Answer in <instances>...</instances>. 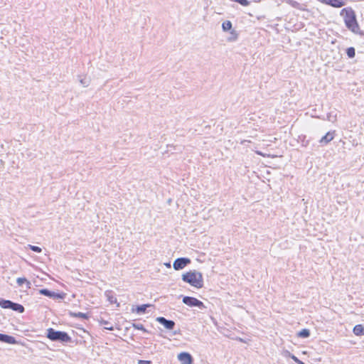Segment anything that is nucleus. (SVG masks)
<instances>
[{"label":"nucleus","mask_w":364,"mask_h":364,"mask_svg":"<svg viewBox=\"0 0 364 364\" xmlns=\"http://www.w3.org/2000/svg\"><path fill=\"white\" fill-rule=\"evenodd\" d=\"M340 16L343 18L346 28L355 33L360 32V26L356 18L355 11L351 7H346L341 10Z\"/></svg>","instance_id":"nucleus-1"},{"label":"nucleus","mask_w":364,"mask_h":364,"mask_svg":"<svg viewBox=\"0 0 364 364\" xmlns=\"http://www.w3.org/2000/svg\"><path fill=\"white\" fill-rule=\"evenodd\" d=\"M138 364H151V361H150V360H139L138 361Z\"/></svg>","instance_id":"nucleus-25"},{"label":"nucleus","mask_w":364,"mask_h":364,"mask_svg":"<svg viewBox=\"0 0 364 364\" xmlns=\"http://www.w3.org/2000/svg\"><path fill=\"white\" fill-rule=\"evenodd\" d=\"M71 316L73 317L80 318H83V319L89 318V316L87 314L82 313V312L73 313V314H71Z\"/></svg>","instance_id":"nucleus-15"},{"label":"nucleus","mask_w":364,"mask_h":364,"mask_svg":"<svg viewBox=\"0 0 364 364\" xmlns=\"http://www.w3.org/2000/svg\"><path fill=\"white\" fill-rule=\"evenodd\" d=\"M28 247L31 250H33V252H41L42 251L41 248L38 247V246H34V245H29Z\"/></svg>","instance_id":"nucleus-22"},{"label":"nucleus","mask_w":364,"mask_h":364,"mask_svg":"<svg viewBox=\"0 0 364 364\" xmlns=\"http://www.w3.org/2000/svg\"><path fill=\"white\" fill-rule=\"evenodd\" d=\"M39 293L42 295H44V296H48V297H53L55 296V294L50 291L49 290L46 289H42L39 291Z\"/></svg>","instance_id":"nucleus-17"},{"label":"nucleus","mask_w":364,"mask_h":364,"mask_svg":"<svg viewBox=\"0 0 364 364\" xmlns=\"http://www.w3.org/2000/svg\"><path fill=\"white\" fill-rule=\"evenodd\" d=\"M157 321L164 326V327L167 329L171 330L175 326V323L173 321L166 320L164 317L157 318Z\"/></svg>","instance_id":"nucleus-9"},{"label":"nucleus","mask_w":364,"mask_h":364,"mask_svg":"<svg viewBox=\"0 0 364 364\" xmlns=\"http://www.w3.org/2000/svg\"><path fill=\"white\" fill-rule=\"evenodd\" d=\"M149 306V305H148V304H143V305L139 306H137L136 311L139 313H144L146 310V308Z\"/></svg>","instance_id":"nucleus-21"},{"label":"nucleus","mask_w":364,"mask_h":364,"mask_svg":"<svg viewBox=\"0 0 364 364\" xmlns=\"http://www.w3.org/2000/svg\"><path fill=\"white\" fill-rule=\"evenodd\" d=\"M183 302L189 306L204 307L203 303L195 297L185 296L183 299Z\"/></svg>","instance_id":"nucleus-4"},{"label":"nucleus","mask_w":364,"mask_h":364,"mask_svg":"<svg viewBox=\"0 0 364 364\" xmlns=\"http://www.w3.org/2000/svg\"><path fill=\"white\" fill-rule=\"evenodd\" d=\"M230 1H233V2H237L243 6H247L250 4V2L248 0H230Z\"/></svg>","instance_id":"nucleus-20"},{"label":"nucleus","mask_w":364,"mask_h":364,"mask_svg":"<svg viewBox=\"0 0 364 364\" xmlns=\"http://www.w3.org/2000/svg\"><path fill=\"white\" fill-rule=\"evenodd\" d=\"M353 332L355 336H363L364 335V326L361 324H358L354 326Z\"/></svg>","instance_id":"nucleus-11"},{"label":"nucleus","mask_w":364,"mask_h":364,"mask_svg":"<svg viewBox=\"0 0 364 364\" xmlns=\"http://www.w3.org/2000/svg\"><path fill=\"white\" fill-rule=\"evenodd\" d=\"M191 262V260L188 258H178L173 262V268L176 270L183 269L188 264Z\"/></svg>","instance_id":"nucleus-6"},{"label":"nucleus","mask_w":364,"mask_h":364,"mask_svg":"<svg viewBox=\"0 0 364 364\" xmlns=\"http://www.w3.org/2000/svg\"><path fill=\"white\" fill-rule=\"evenodd\" d=\"M321 3L333 8H341L346 4V0H318Z\"/></svg>","instance_id":"nucleus-5"},{"label":"nucleus","mask_w":364,"mask_h":364,"mask_svg":"<svg viewBox=\"0 0 364 364\" xmlns=\"http://www.w3.org/2000/svg\"><path fill=\"white\" fill-rule=\"evenodd\" d=\"M335 131L328 132L319 141L321 144H327L331 141L335 137Z\"/></svg>","instance_id":"nucleus-8"},{"label":"nucleus","mask_w":364,"mask_h":364,"mask_svg":"<svg viewBox=\"0 0 364 364\" xmlns=\"http://www.w3.org/2000/svg\"><path fill=\"white\" fill-rule=\"evenodd\" d=\"M235 33V31H231V33Z\"/></svg>","instance_id":"nucleus-28"},{"label":"nucleus","mask_w":364,"mask_h":364,"mask_svg":"<svg viewBox=\"0 0 364 364\" xmlns=\"http://www.w3.org/2000/svg\"><path fill=\"white\" fill-rule=\"evenodd\" d=\"M16 281H17V283L18 284V285L21 286L25 282H27V279L26 278H18Z\"/></svg>","instance_id":"nucleus-24"},{"label":"nucleus","mask_w":364,"mask_h":364,"mask_svg":"<svg viewBox=\"0 0 364 364\" xmlns=\"http://www.w3.org/2000/svg\"><path fill=\"white\" fill-rule=\"evenodd\" d=\"M100 324L104 326V328L107 330L112 331L114 329V327L112 325L109 323V321L105 320H101L100 321Z\"/></svg>","instance_id":"nucleus-14"},{"label":"nucleus","mask_w":364,"mask_h":364,"mask_svg":"<svg viewBox=\"0 0 364 364\" xmlns=\"http://www.w3.org/2000/svg\"><path fill=\"white\" fill-rule=\"evenodd\" d=\"M293 359L298 363V364H304L302 361L299 360L295 356H293Z\"/></svg>","instance_id":"nucleus-26"},{"label":"nucleus","mask_w":364,"mask_h":364,"mask_svg":"<svg viewBox=\"0 0 364 364\" xmlns=\"http://www.w3.org/2000/svg\"><path fill=\"white\" fill-rule=\"evenodd\" d=\"M12 301L9 300H0V306L3 309H10L11 306Z\"/></svg>","instance_id":"nucleus-13"},{"label":"nucleus","mask_w":364,"mask_h":364,"mask_svg":"<svg viewBox=\"0 0 364 364\" xmlns=\"http://www.w3.org/2000/svg\"><path fill=\"white\" fill-rule=\"evenodd\" d=\"M178 359L181 362V364H192L193 358L190 353H181L178 355Z\"/></svg>","instance_id":"nucleus-7"},{"label":"nucleus","mask_w":364,"mask_h":364,"mask_svg":"<svg viewBox=\"0 0 364 364\" xmlns=\"http://www.w3.org/2000/svg\"><path fill=\"white\" fill-rule=\"evenodd\" d=\"M222 28L224 31H230L232 29V23L230 21H225L222 24Z\"/></svg>","instance_id":"nucleus-16"},{"label":"nucleus","mask_w":364,"mask_h":364,"mask_svg":"<svg viewBox=\"0 0 364 364\" xmlns=\"http://www.w3.org/2000/svg\"><path fill=\"white\" fill-rule=\"evenodd\" d=\"M182 279L185 282L188 283L190 285L197 289H200L203 286V279L202 274L195 270L189 271L183 274L182 276Z\"/></svg>","instance_id":"nucleus-2"},{"label":"nucleus","mask_w":364,"mask_h":364,"mask_svg":"<svg viewBox=\"0 0 364 364\" xmlns=\"http://www.w3.org/2000/svg\"><path fill=\"white\" fill-rule=\"evenodd\" d=\"M10 309L19 313H23L24 311V307L22 305L13 302L11 303V306Z\"/></svg>","instance_id":"nucleus-12"},{"label":"nucleus","mask_w":364,"mask_h":364,"mask_svg":"<svg viewBox=\"0 0 364 364\" xmlns=\"http://www.w3.org/2000/svg\"><path fill=\"white\" fill-rule=\"evenodd\" d=\"M310 335L309 331L308 329H303L298 333V336L302 338H307Z\"/></svg>","instance_id":"nucleus-18"},{"label":"nucleus","mask_w":364,"mask_h":364,"mask_svg":"<svg viewBox=\"0 0 364 364\" xmlns=\"http://www.w3.org/2000/svg\"><path fill=\"white\" fill-rule=\"evenodd\" d=\"M133 326L136 329L143 331L144 332H146V330L144 328V326L141 323L134 324Z\"/></svg>","instance_id":"nucleus-23"},{"label":"nucleus","mask_w":364,"mask_h":364,"mask_svg":"<svg viewBox=\"0 0 364 364\" xmlns=\"http://www.w3.org/2000/svg\"><path fill=\"white\" fill-rule=\"evenodd\" d=\"M346 53L349 58H353L355 55L354 48H353V47L348 48L346 50Z\"/></svg>","instance_id":"nucleus-19"},{"label":"nucleus","mask_w":364,"mask_h":364,"mask_svg":"<svg viewBox=\"0 0 364 364\" xmlns=\"http://www.w3.org/2000/svg\"><path fill=\"white\" fill-rule=\"evenodd\" d=\"M255 3H259L261 0H252Z\"/></svg>","instance_id":"nucleus-27"},{"label":"nucleus","mask_w":364,"mask_h":364,"mask_svg":"<svg viewBox=\"0 0 364 364\" xmlns=\"http://www.w3.org/2000/svg\"><path fill=\"white\" fill-rule=\"evenodd\" d=\"M47 337L51 341H61L63 342H68L70 341V338L67 333L57 331L52 328L48 329Z\"/></svg>","instance_id":"nucleus-3"},{"label":"nucleus","mask_w":364,"mask_h":364,"mask_svg":"<svg viewBox=\"0 0 364 364\" xmlns=\"http://www.w3.org/2000/svg\"><path fill=\"white\" fill-rule=\"evenodd\" d=\"M0 341H3L10 344H14L16 341L14 337L0 333Z\"/></svg>","instance_id":"nucleus-10"}]
</instances>
